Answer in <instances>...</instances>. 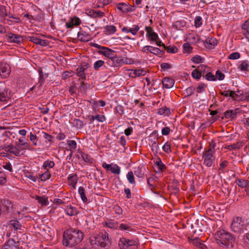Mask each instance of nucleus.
Masks as SVG:
<instances>
[{
    "instance_id": "nucleus-14",
    "label": "nucleus",
    "mask_w": 249,
    "mask_h": 249,
    "mask_svg": "<svg viewBox=\"0 0 249 249\" xmlns=\"http://www.w3.org/2000/svg\"><path fill=\"white\" fill-rule=\"evenodd\" d=\"M30 40L36 44L43 46H46L49 44V42L47 40L41 39L36 36H30Z\"/></svg>"
},
{
    "instance_id": "nucleus-17",
    "label": "nucleus",
    "mask_w": 249,
    "mask_h": 249,
    "mask_svg": "<svg viewBox=\"0 0 249 249\" xmlns=\"http://www.w3.org/2000/svg\"><path fill=\"white\" fill-rule=\"evenodd\" d=\"M146 71L143 69L131 70L129 72V76L132 78L144 76L146 74Z\"/></svg>"
},
{
    "instance_id": "nucleus-38",
    "label": "nucleus",
    "mask_w": 249,
    "mask_h": 249,
    "mask_svg": "<svg viewBox=\"0 0 249 249\" xmlns=\"http://www.w3.org/2000/svg\"><path fill=\"white\" fill-rule=\"evenodd\" d=\"M158 114L161 115L169 116L170 114V109L167 107L160 108L159 109Z\"/></svg>"
},
{
    "instance_id": "nucleus-28",
    "label": "nucleus",
    "mask_w": 249,
    "mask_h": 249,
    "mask_svg": "<svg viewBox=\"0 0 249 249\" xmlns=\"http://www.w3.org/2000/svg\"><path fill=\"white\" fill-rule=\"evenodd\" d=\"M65 212L70 216H74L78 213L76 209L71 205L68 206L65 209Z\"/></svg>"
},
{
    "instance_id": "nucleus-29",
    "label": "nucleus",
    "mask_w": 249,
    "mask_h": 249,
    "mask_svg": "<svg viewBox=\"0 0 249 249\" xmlns=\"http://www.w3.org/2000/svg\"><path fill=\"white\" fill-rule=\"evenodd\" d=\"M8 89H4L3 91H0V102H6L9 100V97L8 95Z\"/></svg>"
},
{
    "instance_id": "nucleus-36",
    "label": "nucleus",
    "mask_w": 249,
    "mask_h": 249,
    "mask_svg": "<svg viewBox=\"0 0 249 249\" xmlns=\"http://www.w3.org/2000/svg\"><path fill=\"white\" fill-rule=\"evenodd\" d=\"M188 39L192 43L199 42L200 41V37L194 34H190L188 37Z\"/></svg>"
},
{
    "instance_id": "nucleus-19",
    "label": "nucleus",
    "mask_w": 249,
    "mask_h": 249,
    "mask_svg": "<svg viewBox=\"0 0 249 249\" xmlns=\"http://www.w3.org/2000/svg\"><path fill=\"white\" fill-rule=\"evenodd\" d=\"M162 83L164 88L170 89L173 87L175 82L174 80L172 78L165 77L162 79Z\"/></svg>"
},
{
    "instance_id": "nucleus-34",
    "label": "nucleus",
    "mask_w": 249,
    "mask_h": 249,
    "mask_svg": "<svg viewBox=\"0 0 249 249\" xmlns=\"http://www.w3.org/2000/svg\"><path fill=\"white\" fill-rule=\"evenodd\" d=\"M155 164L157 166L160 172H163L166 168L165 164L162 162L160 158H158L157 160L155 161Z\"/></svg>"
},
{
    "instance_id": "nucleus-32",
    "label": "nucleus",
    "mask_w": 249,
    "mask_h": 249,
    "mask_svg": "<svg viewBox=\"0 0 249 249\" xmlns=\"http://www.w3.org/2000/svg\"><path fill=\"white\" fill-rule=\"evenodd\" d=\"M101 53L103 54L105 56H107L108 57L111 58L113 56V52L105 47H103L102 51H101Z\"/></svg>"
},
{
    "instance_id": "nucleus-60",
    "label": "nucleus",
    "mask_w": 249,
    "mask_h": 249,
    "mask_svg": "<svg viewBox=\"0 0 249 249\" xmlns=\"http://www.w3.org/2000/svg\"><path fill=\"white\" fill-rule=\"evenodd\" d=\"M162 149L167 153L170 152L171 151L170 144L168 142H166L162 146Z\"/></svg>"
},
{
    "instance_id": "nucleus-40",
    "label": "nucleus",
    "mask_w": 249,
    "mask_h": 249,
    "mask_svg": "<svg viewBox=\"0 0 249 249\" xmlns=\"http://www.w3.org/2000/svg\"><path fill=\"white\" fill-rule=\"evenodd\" d=\"M105 225L111 229H116L118 227V223L113 220H109L106 222Z\"/></svg>"
},
{
    "instance_id": "nucleus-45",
    "label": "nucleus",
    "mask_w": 249,
    "mask_h": 249,
    "mask_svg": "<svg viewBox=\"0 0 249 249\" xmlns=\"http://www.w3.org/2000/svg\"><path fill=\"white\" fill-rule=\"evenodd\" d=\"M192 76L194 79H196L197 80H199L201 77L202 76V74L200 73L197 69L193 71L192 72Z\"/></svg>"
},
{
    "instance_id": "nucleus-20",
    "label": "nucleus",
    "mask_w": 249,
    "mask_h": 249,
    "mask_svg": "<svg viewBox=\"0 0 249 249\" xmlns=\"http://www.w3.org/2000/svg\"><path fill=\"white\" fill-rule=\"evenodd\" d=\"M145 170V168L143 166L141 165L134 168V174L138 178H142L144 177Z\"/></svg>"
},
{
    "instance_id": "nucleus-2",
    "label": "nucleus",
    "mask_w": 249,
    "mask_h": 249,
    "mask_svg": "<svg viewBox=\"0 0 249 249\" xmlns=\"http://www.w3.org/2000/svg\"><path fill=\"white\" fill-rule=\"evenodd\" d=\"M89 243L92 249H108L110 244L109 234L107 232L93 234L89 238Z\"/></svg>"
},
{
    "instance_id": "nucleus-44",
    "label": "nucleus",
    "mask_w": 249,
    "mask_h": 249,
    "mask_svg": "<svg viewBox=\"0 0 249 249\" xmlns=\"http://www.w3.org/2000/svg\"><path fill=\"white\" fill-rule=\"evenodd\" d=\"M104 61L102 60H97L94 63L93 68L95 70L98 71L104 65Z\"/></svg>"
},
{
    "instance_id": "nucleus-59",
    "label": "nucleus",
    "mask_w": 249,
    "mask_h": 249,
    "mask_svg": "<svg viewBox=\"0 0 249 249\" xmlns=\"http://www.w3.org/2000/svg\"><path fill=\"white\" fill-rule=\"evenodd\" d=\"M140 28L138 25H134L132 28H130V33L133 35H136L140 30Z\"/></svg>"
},
{
    "instance_id": "nucleus-8",
    "label": "nucleus",
    "mask_w": 249,
    "mask_h": 249,
    "mask_svg": "<svg viewBox=\"0 0 249 249\" xmlns=\"http://www.w3.org/2000/svg\"><path fill=\"white\" fill-rule=\"evenodd\" d=\"M142 52L143 53H146V52H149L152 53H153L155 55L158 56L162 55L164 53V50H160V49L154 47H152L151 46H145L143 47L141 50Z\"/></svg>"
},
{
    "instance_id": "nucleus-24",
    "label": "nucleus",
    "mask_w": 249,
    "mask_h": 249,
    "mask_svg": "<svg viewBox=\"0 0 249 249\" xmlns=\"http://www.w3.org/2000/svg\"><path fill=\"white\" fill-rule=\"evenodd\" d=\"M87 67L86 66H79L76 70V73L77 76L80 77L82 79H86V75L85 71L87 69Z\"/></svg>"
},
{
    "instance_id": "nucleus-54",
    "label": "nucleus",
    "mask_w": 249,
    "mask_h": 249,
    "mask_svg": "<svg viewBox=\"0 0 249 249\" xmlns=\"http://www.w3.org/2000/svg\"><path fill=\"white\" fill-rule=\"evenodd\" d=\"M203 59L200 55H196L194 57H192V61L196 64H198L202 62V60Z\"/></svg>"
},
{
    "instance_id": "nucleus-61",
    "label": "nucleus",
    "mask_w": 249,
    "mask_h": 249,
    "mask_svg": "<svg viewBox=\"0 0 249 249\" xmlns=\"http://www.w3.org/2000/svg\"><path fill=\"white\" fill-rule=\"evenodd\" d=\"M25 177L30 179L31 180H32L34 182H36L37 179V177L34 176L33 174L32 173H25Z\"/></svg>"
},
{
    "instance_id": "nucleus-41",
    "label": "nucleus",
    "mask_w": 249,
    "mask_h": 249,
    "mask_svg": "<svg viewBox=\"0 0 249 249\" xmlns=\"http://www.w3.org/2000/svg\"><path fill=\"white\" fill-rule=\"evenodd\" d=\"M235 182L239 187L242 188H246L247 187V180L237 179H236Z\"/></svg>"
},
{
    "instance_id": "nucleus-43",
    "label": "nucleus",
    "mask_w": 249,
    "mask_h": 249,
    "mask_svg": "<svg viewBox=\"0 0 249 249\" xmlns=\"http://www.w3.org/2000/svg\"><path fill=\"white\" fill-rule=\"evenodd\" d=\"M105 16V13L103 11L100 10H95L94 15L93 17V18H102Z\"/></svg>"
},
{
    "instance_id": "nucleus-27",
    "label": "nucleus",
    "mask_w": 249,
    "mask_h": 249,
    "mask_svg": "<svg viewBox=\"0 0 249 249\" xmlns=\"http://www.w3.org/2000/svg\"><path fill=\"white\" fill-rule=\"evenodd\" d=\"M35 198V199L37 200V202L40 204L42 206H47L49 204L47 197L36 196Z\"/></svg>"
},
{
    "instance_id": "nucleus-23",
    "label": "nucleus",
    "mask_w": 249,
    "mask_h": 249,
    "mask_svg": "<svg viewBox=\"0 0 249 249\" xmlns=\"http://www.w3.org/2000/svg\"><path fill=\"white\" fill-rule=\"evenodd\" d=\"M104 32L106 35H112L116 31V27L113 25H107L104 27Z\"/></svg>"
},
{
    "instance_id": "nucleus-39",
    "label": "nucleus",
    "mask_w": 249,
    "mask_h": 249,
    "mask_svg": "<svg viewBox=\"0 0 249 249\" xmlns=\"http://www.w3.org/2000/svg\"><path fill=\"white\" fill-rule=\"evenodd\" d=\"M55 165V163L53 161L47 160L44 162L42 167L44 170L48 169V167L50 168H53Z\"/></svg>"
},
{
    "instance_id": "nucleus-53",
    "label": "nucleus",
    "mask_w": 249,
    "mask_h": 249,
    "mask_svg": "<svg viewBox=\"0 0 249 249\" xmlns=\"http://www.w3.org/2000/svg\"><path fill=\"white\" fill-rule=\"evenodd\" d=\"M216 79H217L218 80H222L225 78V75L219 70H217L215 73V76Z\"/></svg>"
},
{
    "instance_id": "nucleus-51",
    "label": "nucleus",
    "mask_w": 249,
    "mask_h": 249,
    "mask_svg": "<svg viewBox=\"0 0 249 249\" xmlns=\"http://www.w3.org/2000/svg\"><path fill=\"white\" fill-rule=\"evenodd\" d=\"M249 67V64L248 62L246 61H244L242 62V63L239 66V69L242 71H247Z\"/></svg>"
},
{
    "instance_id": "nucleus-1",
    "label": "nucleus",
    "mask_w": 249,
    "mask_h": 249,
    "mask_svg": "<svg viewBox=\"0 0 249 249\" xmlns=\"http://www.w3.org/2000/svg\"><path fill=\"white\" fill-rule=\"evenodd\" d=\"M83 232L79 230L71 229L65 231L63 234V245L66 247H73L80 243L84 238Z\"/></svg>"
},
{
    "instance_id": "nucleus-13",
    "label": "nucleus",
    "mask_w": 249,
    "mask_h": 249,
    "mask_svg": "<svg viewBox=\"0 0 249 249\" xmlns=\"http://www.w3.org/2000/svg\"><path fill=\"white\" fill-rule=\"evenodd\" d=\"M204 44L206 48L213 49L217 44V40L213 37L208 38L204 41Z\"/></svg>"
},
{
    "instance_id": "nucleus-18",
    "label": "nucleus",
    "mask_w": 249,
    "mask_h": 249,
    "mask_svg": "<svg viewBox=\"0 0 249 249\" xmlns=\"http://www.w3.org/2000/svg\"><path fill=\"white\" fill-rule=\"evenodd\" d=\"M116 7L118 10L123 13H126L131 11L130 5L127 3H119L116 4Z\"/></svg>"
},
{
    "instance_id": "nucleus-5",
    "label": "nucleus",
    "mask_w": 249,
    "mask_h": 249,
    "mask_svg": "<svg viewBox=\"0 0 249 249\" xmlns=\"http://www.w3.org/2000/svg\"><path fill=\"white\" fill-rule=\"evenodd\" d=\"M119 246L121 249H137V241L129 239L124 237H122L118 242Z\"/></svg>"
},
{
    "instance_id": "nucleus-33",
    "label": "nucleus",
    "mask_w": 249,
    "mask_h": 249,
    "mask_svg": "<svg viewBox=\"0 0 249 249\" xmlns=\"http://www.w3.org/2000/svg\"><path fill=\"white\" fill-rule=\"evenodd\" d=\"M45 172L39 175V178L41 181H46L50 178L51 174L48 169L45 170Z\"/></svg>"
},
{
    "instance_id": "nucleus-30",
    "label": "nucleus",
    "mask_w": 249,
    "mask_h": 249,
    "mask_svg": "<svg viewBox=\"0 0 249 249\" xmlns=\"http://www.w3.org/2000/svg\"><path fill=\"white\" fill-rule=\"evenodd\" d=\"M78 193L80 196L83 202L86 203L88 201V198L86 196L85 190L82 186H80L78 188Z\"/></svg>"
},
{
    "instance_id": "nucleus-12",
    "label": "nucleus",
    "mask_w": 249,
    "mask_h": 249,
    "mask_svg": "<svg viewBox=\"0 0 249 249\" xmlns=\"http://www.w3.org/2000/svg\"><path fill=\"white\" fill-rule=\"evenodd\" d=\"M8 41L10 42L16 43L17 44L21 43L24 40L23 37L20 35H15L13 33H9L8 35Z\"/></svg>"
},
{
    "instance_id": "nucleus-11",
    "label": "nucleus",
    "mask_w": 249,
    "mask_h": 249,
    "mask_svg": "<svg viewBox=\"0 0 249 249\" xmlns=\"http://www.w3.org/2000/svg\"><path fill=\"white\" fill-rule=\"evenodd\" d=\"M81 23L80 19L74 16L70 18L69 22L66 23V26L67 28H72L74 26L79 25Z\"/></svg>"
},
{
    "instance_id": "nucleus-55",
    "label": "nucleus",
    "mask_w": 249,
    "mask_h": 249,
    "mask_svg": "<svg viewBox=\"0 0 249 249\" xmlns=\"http://www.w3.org/2000/svg\"><path fill=\"white\" fill-rule=\"evenodd\" d=\"M156 177L155 176L154 177H151L147 179V182L148 185V186L150 187H154L155 185L152 183L153 182H154L156 180Z\"/></svg>"
},
{
    "instance_id": "nucleus-42",
    "label": "nucleus",
    "mask_w": 249,
    "mask_h": 249,
    "mask_svg": "<svg viewBox=\"0 0 249 249\" xmlns=\"http://www.w3.org/2000/svg\"><path fill=\"white\" fill-rule=\"evenodd\" d=\"M118 227L120 230L125 231L126 232H129L132 231V229L128 225L122 223L120 224Z\"/></svg>"
},
{
    "instance_id": "nucleus-21",
    "label": "nucleus",
    "mask_w": 249,
    "mask_h": 249,
    "mask_svg": "<svg viewBox=\"0 0 249 249\" xmlns=\"http://www.w3.org/2000/svg\"><path fill=\"white\" fill-rule=\"evenodd\" d=\"M68 180L69 184L71 185L73 189H75L77 182V175L75 174H70L68 177Z\"/></svg>"
},
{
    "instance_id": "nucleus-58",
    "label": "nucleus",
    "mask_w": 249,
    "mask_h": 249,
    "mask_svg": "<svg viewBox=\"0 0 249 249\" xmlns=\"http://www.w3.org/2000/svg\"><path fill=\"white\" fill-rule=\"evenodd\" d=\"M30 140L33 142V144L35 146L37 145V138L36 135L33 134L32 132L30 133L29 136Z\"/></svg>"
},
{
    "instance_id": "nucleus-49",
    "label": "nucleus",
    "mask_w": 249,
    "mask_h": 249,
    "mask_svg": "<svg viewBox=\"0 0 249 249\" xmlns=\"http://www.w3.org/2000/svg\"><path fill=\"white\" fill-rule=\"evenodd\" d=\"M206 79L208 81H215L216 78L215 75L213 74L210 71H209L205 75Z\"/></svg>"
},
{
    "instance_id": "nucleus-64",
    "label": "nucleus",
    "mask_w": 249,
    "mask_h": 249,
    "mask_svg": "<svg viewBox=\"0 0 249 249\" xmlns=\"http://www.w3.org/2000/svg\"><path fill=\"white\" fill-rule=\"evenodd\" d=\"M249 31V20H246L242 26V32Z\"/></svg>"
},
{
    "instance_id": "nucleus-3",
    "label": "nucleus",
    "mask_w": 249,
    "mask_h": 249,
    "mask_svg": "<svg viewBox=\"0 0 249 249\" xmlns=\"http://www.w3.org/2000/svg\"><path fill=\"white\" fill-rule=\"evenodd\" d=\"M216 239L218 244L227 249H230L233 247V243L234 241L233 236L229 232L224 230L218 231L216 233Z\"/></svg>"
},
{
    "instance_id": "nucleus-15",
    "label": "nucleus",
    "mask_w": 249,
    "mask_h": 249,
    "mask_svg": "<svg viewBox=\"0 0 249 249\" xmlns=\"http://www.w3.org/2000/svg\"><path fill=\"white\" fill-rule=\"evenodd\" d=\"M239 113V109L236 108L234 110H228L224 113V116L227 119H234L236 118Z\"/></svg>"
},
{
    "instance_id": "nucleus-9",
    "label": "nucleus",
    "mask_w": 249,
    "mask_h": 249,
    "mask_svg": "<svg viewBox=\"0 0 249 249\" xmlns=\"http://www.w3.org/2000/svg\"><path fill=\"white\" fill-rule=\"evenodd\" d=\"M145 30L146 32V36L151 41H156L159 39L158 34L153 31L151 27L146 26Z\"/></svg>"
},
{
    "instance_id": "nucleus-31",
    "label": "nucleus",
    "mask_w": 249,
    "mask_h": 249,
    "mask_svg": "<svg viewBox=\"0 0 249 249\" xmlns=\"http://www.w3.org/2000/svg\"><path fill=\"white\" fill-rule=\"evenodd\" d=\"M197 70L202 74V76L204 77V75L210 71V68L206 65H201L199 66L197 68Z\"/></svg>"
},
{
    "instance_id": "nucleus-22",
    "label": "nucleus",
    "mask_w": 249,
    "mask_h": 249,
    "mask_svg": "<svg viewBox=\"0 0 249 249\" xmlns=\"http://www.w3.org/2000/svg\"><path fill=\"white\" fill-rule=\"evenodd\" d=\"M110 62H112L114 67H120L123 64V59L118 57L112 56L110 59Z\"/></svg>"
},
{
    "instance_id": "nucleus-4",
    "label": "nucleus",
    "mask_w": 249,
    "mask_h": 249,
    "mask_svg": "<svg viewBox=\"0 0 249 249\" xmlns=\"http://www.w3.org/2000/svg\"><path fill=\"white\" fill-rule=\"evenodd\" d=\"M230 227L233 232L240 234L246 229V223L242 217L235 216L232 218Z\"/></svg>"
},
{
    "instance_id": "nucleus-16",
    "label": "nucleus",
    "mask_w": 249,
    "mask_h": 249,
    "mask_svg": "<svg viewBox=\"0 0 249 249\" xmlns=\"http://www.w3.org/2000/svg\"><path fill=\"white\" fill-rule=\"evenodd\" d=\"M77 37L80 41L82 42H88L91 39L90 36L83 31L78 32Z\"/></svg>"
},
{
    "instance_id": "nucleus-35",
    "label": "nucleus",
    "mask_w": 249,
    "mask_h": 249,
    "mask_svg": "<svg viewBox=\"0 0 249 249\" xmlns=\"http://www.w3.org/2000/svg\"><path fill=\"white\" fill-rule=\"evenodd\" d=\"M126 178L131 184L135 186L136 185V181L134 176V173L132 171H129L126 174Z\"/></svg>"
},
{
    "instance_id": "nucleus-48",
    "label": "nucleus",
    "mask_w": 249,
    "mask_h": 249,
    "mask_svg": "<svg viewBox=\"0 0 249 249\" xmlns=\"http://www.w3.org/2000/svg\"><path fill=\"white\" fill-rule=\"evenodd\" d=\"M243 240L245 247L249 249V233L244 236Z\"/></svg>"
},
{
    "instance_id": "nucleus-50",
    "label": "nucleus",
    "mask_w": 249,
    "mask_h": 249,
    "mask_svg": "<svg viewBox=\"0 0 249 249\" xmlns=\"http://www.w3.org/2000/svg\"><path fill=\"white\" fill-rule=\"evenodd\" d=\"M164 50H165L168 53H176L178 51V48L176 46L167 47L165 46Z\"/></svg>"
},
{
    "instance_id": "nucleus-56",
    "label": "nucleus",
    "mask_w": 249,
    "mask_h": 249,
    "mask_svg": "<svg viewBox=\"0 0 249 249\" xmlns=\"http://www.w3.org/2000/svg\"><path fill=\"white\" fill-rule=\"evenodd\" d=\"M10 224L16 230L20 229L21 225L17 220H11Z\"/></svg>"
},
{
    "instance_id": "nucleus-25",
    "label": "nucleus",
    "mask_w": 249,
    "mask_h": 249,
    "mask_svg": "<svg viewBox=\"0 0 249 249\" xmlns=\"http://www.w3.org/2000/svg\"><path fill=\"white\" fill-rule=\"evenodd\" d=\"M243 145L244 142H238L232 144L226 145L225 146V148L229 149L230 150H231L233 149H239L241 147H242Z\"/></svg>"
},
{
    "instance_id": "nucleus-63",
    "label": "nucleus",
    "mask_w": 249,
    "mask_h": 249,
    "mask_svg": "<svg viewBox=\"0 0 249 249\" xmlns=\"http://www.w3.org/2000/svg\"><path fill=\"white\" fill-rule=\"evenodd\" d=\"M6 181V175L4 172L0 171V184H3Z\"/></svg>"
},
{
    "instance_id": "nucleus-47",
    "label": "nucleus",
    "mask_w": 249,
    "mask_h": 249,
    "mask_svg": "<svg viewBox=\"0 0 249 249\" xmlns=\"http://www.w3.org/2000/svg\"><path fill=\"white\" fill-rule=\"evenodd\" d=\"M67 143L70 147V150H75L77 147V143L74 140H68Z\"/></svg>"
},
{
    "instance_id": "nucleus-26",
    "label": "nucleus",
    "mask_w": 249,
    "mask_h": 249,
    "mask_svg": "<svg viewBox=\"0 0 249 249\" xmlns=\"http://www.w3.org/2000/svg\"><path fill=\"white\" fill-rule=\"evenodd\" d=\"M109 0H97L96 2L94 4V7L95 8H102L106 5L109 4Z\"/></svg>"
},
{
    "instance_id": "nucleus-57",
    "label": "nucleus",
    "mask_w": 249,
    "mask_h": 249,
    "mask_svg": "<svg viewBox=\"0 0 249 249\" xmlns=\"http://www.w3.org/2000/svg\"><path fill=\"white\" fill-rule=\"evenodd\" d=\"M42 137L50 142H53V137L46 132H42Z\"/></svg>"
},
{
    "instance_id": "nucleus-10",
    "label": "nucleus",
    "mask_w": 249,
    "mask_h": 249,
    "mask_svg": "<svg viewBox=\"0 0 249 249\" xmlns=\"http://www.w3.org/2000/svg\"><path fill=\"white\" fill-rule=\"evenodd\" d=\"M10 73V69L8 65L4 63H0V75L2 78H6Z\"/></svg>"
},
{
    "instance_id": "nucleus-46",
    "label": "nucleus",
    "mask_w": 249,
    "mask_h": 249,
    "mask_svg": "<svg viewBox=\"0 0 249 249\" xmlns=\"http://www.w3.org/2000/svg\"><path fill=\"white\" fill-rule=\"evenodd\" d=\"M195 26L198 28L201 26L202 23V18L200 16H196L195 18Z\"/></svg>"
},
{
    "instance_id": "nucleus-62",
    "label": "nucleus",
    "mask_w": 249,
    "mask_h": 249,
    "mask_svg": "<svg viewBox=\"0 0 249 249\" xmlns=\"http://www.w3.org/2000/svg\"><path fill=\"white\" fill-rule=\"evenodd\" d=\"M183 48L184 49V51L186 53H190L192 51L193 49V48L188 43H184L183 45Z\"/></svg>"
},
{
    "instance_id": "nucleus-6",
    "label": "nucleus",
    "mask_w": 249,
    "mask_h": 249,
    "mask_svg": "<svg viewBox=\"0 0 249 249\" xmlns=\"http://www.w3.org/2000/svg\"><path fill=\"white\" fill-rule=\"evenodd\" d=\"M5 151L10 154H13L17 157H21L24 155L25 151H22V149L21 148V145L18 143L16 144L15 146L9 145L2 148Z\"/></svg>"
},
{
    "instance_id": "nucleus-52",
    "label": "nucleus",
    "mask_w": 249,
    "mask_h": 249,
    "mask_svg": "<svg viewBox=\"0 0 249 249\" xmlns=\"http://www.w3.org/2000/svg\"><path fill=\"white\" fill-rule=\"evenodd\" d=\"M240 57V53L238 52H234L231 53L229 56L228 58L230 59L234 60V59H237L239 58Z\"/></svg>"
},
{
    "instance_id": "nucleus-37",
    "label": "nucleus",
    "mask_w": 249,
    "mask_h": 249,
    "mask_svg": "<svg viewBox=\"0 0 249 249\" xmlns=\"http://www.w3.org/2000/svg\"><path fill=\"white\" fill-rule=\"evenodd\" d=\"M110 171L113 174L119 175L121 173V168L117 164L112 163Z\"/></svg>"
},
{
    "instance_id": "nucleus-7",
    "label": "nucleus",
    "mask_w": 249,
    "mask_h": 249,
    "mask_svg": "<svg viewBox=\"0 0 249 249\" xmlns=\"http://www.w3.org/2000/svg\"><path fill=\"white\" fill-rule=\"evenodd\" d=\"M203 159L204 160V164L207 167H211L214 160V158L213 155V150L210 148L203 153Z\"/></svg>"
}]
</instances>
